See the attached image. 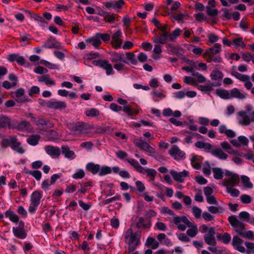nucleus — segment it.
Here are the masks:
<instances>
[{
    "instance_id": "1",
    "label": "nucleus",
    "mask_w": 254,
    "mask_h": 254,
    "mask_svg": "<svg viewBox=\"0 0 254 254\" xmlns=\"http://www.w3.org/2000/svg\"><path fill=\"white\" fill-rule=\"evenodd\" d=\"M85 169L92 175H98L100 177L112 173V169L110 167L106 165L101 166L92 162L87 163L85 166Z\"/></svg>"
},
{
    "instance_id": "2",
    "label": "nucleus",
    "mask_w": 254,
    "mask_h": 254,
    "mask_svg": "<svg viewBox=\"0 0 254 254\" xmlns=\"http://www.w3.org/2000/svg\"><path fill=\"white\" fill-rule=\"evenodd\" d=\"M221 51V45L220 44H215L213 47L208 48L203 54L204 58H207V62H213L216 63H220L222 62V58L216 56Z\"/></svg>"
},
{
    "instance_id": "3",
    "label": "nucleus",
    "mask_w": 254,
    "mask_h": 254,
    "mask_svg": "<svg viewBox=\"0 0 254 254\" xmlns=\"http://www.w3.org/2000/svg\"><path fill=\"white\" fill-rule=\"evenodd\" d=\"M168 25H165L161 26L158 28L160 30L158 33H156L153 31V33L154 34V37L152 38L153 42L155 44H165L167 43V39L168 38V34L169 32L167 31Z\"/></svg>"
},
{
    "instance_id": "4",
    "label": "nucleus",
    "mask_w": 254,
    "mask_h": 254,
    "mask_svg": "<svg viewBox=\"0 0 254 254\" xmlns=\"http://www.w3.org/2000/svg\"><path fill=\"white\" fill-rule=\"evenodd\" d=\"M173 222L179 230L184 231L186 226L192 227L193 225L186 216H176L173 217Z\"/></svg>"
},
{
    "instance_id": "5",
    "label": "nucleus",
    "mask_w": 254,
    "mask_h": 254,
    "mask_svg": "<svg viewBox=\"0 0 254 254\" xmlns=\"http://www.w3.org/2000/svg\"><path fill=\"white\" fill-rule=\"evenodd\" d=\"M225 175L226 176L230 177V178L229 179H225L222 183V186L226 187L228 186L235 187L239 183L240 179L238 174L225 170Z\"/></svg>"
},
{
    "instance_id": "6",
    "label": "nucleus",
    "mask_w": 254,
    "mask_h": 254,
    "mask_svg": "<svg viewBox=\"0 0 254 254\" xmlns=\"http://www.w3.org/2000/svg\"><path fill=\"white\" fill-rule=\"evenodd\" d=\"M92 64L105 69L107 75L114 74L115 73L112 64L106 60H95L92 62Z\"/></svg>"
},
{
    "instance_id": "7",
    "label": "nucleus",
    "mask_w": 254,
    "mask_h": 254,
    "mask_svg": "<svg viewBox=\"0 0 254 254\" xmlns=\"http://www.w3.org/2000/svg\"><path fill=\"white\" fill-rule=\"evenodd\" d=\"M215 233L214 227H210L208 233L204 235V240L206 244L214 247L216 246L217 242L215 237Z\"/></svg>"
},
{
    "instance_id": "8",
    "label": "nucleus",
    "mask_w": 254,
    "mask_h": 254,
    "mask_svg": "<svg viewBox=\"0 0 254 254\" xmlns=\"http://www.w3.org/2000/svg\"><path fill=\"white\" fill-rule=\"evenodd\" d=\"M228 220L231 225L235 229L236 232L238 234L239 230L244 231L245 229V224L239 221L235 215L229 216Z\"/></svg>"
},
{
    "instance_id": "9",
    "label": "nucleus",
    "mask_w": 254,
    "mask_h": 254,
    "mask_svg": "<svg viewBox=\"0 0 254 254\" xmlns=\"http://www.w3.org/2000/svg\"><path fill=\"white\" fill-rule=\"evenodd\" d=\"M169 154L175 160L184 159L186 158V153L180 149L177 145H173L169 151Z\"/></svg>"
},
{
    "instance_id": "10",
    "label": "nucleus",
    "mask_w": 254,
    "mask_h": 254,
    "mask_svg": "<svg viewBox=\"0 0 254 254\" xmlns=\"http://www.w3.org/2000/svg\"><path fill=\"white\" fill-rule=\"evenodd\" d=\"M87 125L84 122H77L73 124L70 128L72 131L75 132L78 134L86 133L88 130Z\"/></svg>"
},
{
    "instance_id": "11",
    "label": "nucleus",
    "mask_w": 254,
    "mask_h": 254,
    "mask_svg": "<svg viewBox=\"0 0 254 254\" xmlns=\"http://www.w3.org/2000/svg\"><path fill=\"white\" fill-rule=\"evenodd\" d=\"M138 236L137 232H133L131 229H128L126 232L125 239L128 241V244H138L139 245L140 241Z\"/></svg>"
},
{
    "instance_id": "12",
    "label": "nucleus",
    "mask_w": 254,
    "mask_h": 254,
    "mask_svg": "<svg viewBox=\"0 0 254 254\" xmlns=\"http://www.w3.org/2000/svg\"><path fill=\"white\" fill-rule=\"evenodd\" d=\"M122 36V32L121 29H119L111 37L113 46L116 49L120 48L122 46L123 43V40L121 39Z\"/></svg>"
},
{
    "instance_id": "13",
    "label": "nucleus",
    "mask_w": 254,
    "mask_h": 254,
    "mask_svg": "<svg viewBox=\"0 0 254 254\" xmlns=\"http://www.w3.org/2000/svg\"><path fill=\"white\" fill-rule=\"evenodd\" d=\"M238 115L239 116L243 118V120L239 121V124L243 126H248L251 122L254 123V111H253L251 115L253 117L250 119L247 115V112L245 111H241L238 112Z\"/></svg>"
},
{
    "instance_id": "14",
    "label": "nucleus",
    "mask_w": 254,
    "mask_h": 254,
    "mask_svg": "<svg viewBox=\"0 0 254 254\" xmlns=\"http://www.w3.org/2000/svg\"><path fill=\"white\" fill-rule=\"evenodd\" d=\"M135 169L137 172L143 174H146L147 176L150 177L151 181H154L157 175V172L155 169L150 168L145 169L140 164L135 168Z\"/></svg>"
},
{
    "instance_id": "15",
    "label": "nucleus",
    "mask_w": 254,
    "mask_h": 254,
    "mask_svg": "<svg viewBox=\"0 0 254 254\" xmlns=\"http://www.w3.org/2000/svg\"><path fill=\"white\" fill-rule=\"evenodd\" d=\"M170 174L175 181L183 183L184 181V178L189 175V171L184 170L182 172H178L175 170H171Z\"/></svg>"
},
{
    "instance_id": "16",
    "label": "nucleus",
    "mask_w": 254,
    "mask_h": 254,
    "mask_svg": "<svg viewBox=\"0 0 254 254\" xmlns=\"http://www.w3.org/2000/svg\"><path fill=\"white\" fill-rule=\"evenodd\" d=\"M45 150L52 158H58L61 154V149L58 146L47 145L45 147Z\"/></svg>"
},
{
    "instance_id": "17",
    "label": "nucleus",
    "mask_w": 254,
    "mask_h": 254,
    "mask_svg": "<svg viewBox=\"0 0 254 254\" xmlns=\"http://www.w3.org/2000/svg\"><path fill=\"white\" fill-rule=\"evenodd\" d=\"M43 47L47 49L56 48L57 49H62V46L60 42L58 41L53 37H50L46 41L44 45H43Z\"/></svg>"
},
{
    "instance_id": "18",
    "label": "nucleus",
    "mask_w": 254,
    "mask_h": 254,
    "mask_svg": "<svg viewBox=\"0 0 254 254\" xmlns=\"http://www.w3.org/2000/svg\"><path fill=\"white\" fill-rule=\"evenodd\" d=\"M166 51L169 55L179 54L183 51V48L179 46H175L174 44L167 42L165 43Z\"/></svg>"
},
{
    "instance_id": "19",
    "label": "nucleus",
    "mask_w": 254,
    "mask_h": 254,
    "mask_svg": "<svg viewBox=\"0 0 254 254\" xmlns=\"http://www.w3.org/2000/svg\"><path fill=\"white\" fill-rule=\"evenodd\" d=\"M47 107L50 109L62 110L65 109L67 107V105L64 101H55L50 100L48 101Z\"/></svg>"
},
{
    "instance_id": "20",
    "label": "nucleus",
    "mask_w": 254,
    "mask_h": 254,
    "mask_svg": "<svg viewBox=\"0 0 254 254\" xmlns=\"http://www.w3.org/2000/svg\"><path fill=\"white\" fill-rule=\"evenodd\" d=\"M16 137L14 135H9L7 138H3L0 143L1 149H5L8 147H11L14 143Z\"/></svg>"
},
{
    "instance_id": "21",
    "label": "nucleus",
    "mask_w": 254,
    "mask_h": 254,
    "mask_svg": "<svg viewBox=\"0 0 254 254\" xmlns=\"http://www.w3.org/2000/svg\"><path fill=\"white\" fill-rule=\"evenodd\" d=\"M61 153L64 156L65 158L69 160L73 159L75 157V153L73 151L70 150L68 145H62L61 147Z\"/></svg>"
},
{
    "instance_id": "22",
    "label": "nucleus",
    "mask_w": 254,
    "mask_h": 254,
    "mask_svg": "<svg viewBox=\"0 0 254 254\" xmlns=\"http://www.w3.org/2000/svg\"><path fill=\"white\" fill-rule=\"evenodd\" d=\"M210 153L220 160H226L228 157V155L219 147L213 149Z\"/></svg>"
},
{
    "instance_id": "23",
    "label": "nucleus",
    "mask_w": 254,
    "mask_h": 254,
    "mask_svg": "<svg viewBox=\"0 0 254 254\" xmlns=\"http://www.w3.org/2000/svg\"><path fill=\"white\" fill-rule=\"evenodd\" d=\"M221 85L220 82L214 83L212 82L210 84L207 85H200L197 86L198 90L205 92H209L213 90V87H219Z\"/></svg>"
},
{
    "instance_id": "24",
    "label": "nucleus",
    "mask_w": 254,
    "mask_h": 254,
    "mask_svg": "<svg viewBox=\"0 0 254 254\" xmlns=\"http://www.w3.org/2000/svg\"><path fill=\"white\" fill-rule=\"evenodd\" d=\"M42 196L43 193L42 191L39 190H35L33 191L30 197L31 203L39 205L40 203V200Z\"/></svg>"
},
{
    "instance_id": "25",
    "label": "nucleus",
    "mask_w": 254,
    "mask_h": 254,
    "mask_svg": "<svg viewBox=\"0 0 254 254\" xmlns=\"http://www.w3.org/2000/svg\"><path fill=\"white\" fill-rule=\"evenodd\" d=\"M4 216L8 218L11 222L15 224L18 223L20 219L19 217L10 209H8L5 212Z\"/></svg>"
},
{
    "instance_id": "26",
    "label": "nucleus",
    "mask_w": 254,
    "mask_h": 254,
    "mask_svg": "<svg viewBox=\"0 0 254 254\" xmlns=\"http://www.w3.org/2000/svg\"><path fill=\"white\" fill-rule=\"evenodd\" d=\"M17 128L20 131H31L33 127L31 124L26 121H22L19 122L17 126Z\"/></svg>"
},
{
    "instance_id": "27",
    "label": "nucleus",
    "mask_w": 254,
    "mask_h": 254,
    "mask_svg": "<svg viewBox=\"0 0 254 254\" xmlns=\"http://www.w3.org/2000/svg\"><path fill=\"white\" fill-rule=\"evenodd\" d=\"M145 246L153 250H156L159 247V243L154 238L148 237L146 241Z\"/></svg>"
},
{
    "instance_id": "28",
    "label": "nucleus",
    "mask_w": 254,
    "mask_h": 254,
    "mask_svg": "<svg viewBox=\"0 0 254 254\" xmlns=\"http://www.w3.org/2000/svg\"><path fill=\"white\" fill-rule=\"evenodd\" d=\"M215 93L217 96L225 100L231 99L230 90L218 88L216 90Z\"/></svg>"
},
{
    "instance_id": "29",
    "label": "nucleus",
    "mask_w": 254,
    "mask_h": 254,
    "mask_svg": "<svg viewBox=\"0 0 254 254\" xmlns=\"http://www.w3.org/2000/svg\"><path fill=\"white\" fill-rule=\"evenodd\" d=\"M231 99L235 98L238 99H243L246 97L247 95L244 92H241L237 88L230 90Z\"/></svg>"
},
{
    "instance_id": "30",
    "label": "nucleus",
    "mask_w": 254,
    "mask_h": 254,
    "mask_svg": "<svg viewBox=\"0 0 254 254\" xmlns=\"http://www.w3.org/2000/svg\"><path fill=\"white\" fill-rule=\"evenodd\" d=\"M12 232L15 237L20 239H24L27 236V233L24 229H19L14 227L12 228Z\"/></svg>"
},
{
    "instance_id": "31",
    "label": "nucleus",
    "mask_w": 254,
    "mask_h": 254,
    "mask_svg": "<svg viewBox=\"0 0 254 254\" xmlns=\"http://www.w3.org/2000/svg\"><path fill=\"white\" fill-rule=\"evenodd\" d=\"M202 159V157L196 155H193L190 159V163L191 166L196 170H199L201 168V165L199 163Z\"/></svg>"
},
{
    "instance_id": "32",
    "label": "nucleus",
    "mask_w": 254,
    "mask_h": 254,
    "mask_svg": "<svg viewBox=\"0 0 254 254\" xmlns=\"http://www.w3.org/2000/svg\"><path fill=\"white\" fill-rule=\"evenodd\" d=\"M8 127L11 128L10 126V119L3 115H0V128Z\"/></svg>"
},
{
    "instance_id": "33",
    "label": "nucleus",
    "mask_w": 254,
    "mask_h": 254,
    "mask_svg": "<svg viewBox=\"0 0 254 254\" xmlns=\"http://www.w3.org/2000/svg\"><path fill=\"white\" fill-rule=\"evenodd\" d=\"M210 76L212 80L217 81V82L221 83V81L223 77V74L221 71L213 70L211 72Z\"/></svg>"
},
{
    "instance_id": "34",
    "label": "nucleus",
    "mask_w": 254,
    "mask_h": 254,
    "mask_svg": "<svg viewBox=\"0 0 254 254\" xmlns=\"http://www.w3.org/2000/svg\"><path fill=\"white\" fill-rule=\"evenodd\" d=\"M21 142L18 141V138L16 137L14 141V143L13 144L12 146H11V148L13 151H15L19 154H22L25 153V150L21 146Z\"/></svg>"
},
{
    "instance_id": "35",
    "label": "nucleus",
    "mask_w": 254,
    "mask_h": 254,
    "mask_svg": "<svg viewBox=\"0 0 254 254\" xmlns=\"http://www.w3.org/2000/svg\"><path fill=\"white\" fill-rule=\"evenodd\" d=\"M181 30L177 28L175 29L172 33L169 32L168 34V38L167 39V42L174 41L180 35Z\"/></svg>"
},
{
    "instance_id": "36",
    "label": "nucleus",
    "mask_w": 254,
    "mask_h": 254,
    "mask_svg": "<svg viewBox=\"0 0 254 254\" xmlns=\"http://www.w3.org/2000/svg\"><path fill=\"white\" fill-rule=\"evenodd\" d=\"M41 138V136L39 134H32L29 136L27 139V142L30 145L36 146Z\"/></svg>"
},
{
    "instance_id": "37",
    "label": "nucleus",
    "mask_w": 254,
    "mask_h": 254,
    "mask_svg": "<svg viewBox=\"0 0 254 254\" xmlns=\"http://www.w3.org/2000/svg\"><path fill=\"white\" fill-rule=\"evenodd\" d=\"M133 142L136 146L144 151H146L150 145L148 143L142 139H135Z\"/></svg>"
},
{
    "instance_id": "38",
    "label": "nucleus",
    "mask_w": 254,
    "mask_h": 254,
    "mask_svg": "<svg viewBox=\"0 0 254 254\" xmlns=\"http://www.w3.org/2000/svg\"><path fill=\"white\" fill-rule=\"evenodd\" d=\"M221 147L227 153L230 154H237L235 150L232 148L231 145L227 141H223L220 143Z\"/></svg>"
},
{
    "instance_id": "39",
    "label": "nucleus",
    "mask_w": 254,
    "mask_h": 254,
    "mask_svg": "<svg viewBox=\"0 0 254 254\" xmlns=\"http://www.w3.org/2000/svg\"><path fill=\"white\" fill-rule=\"evenodd\" d=\"M213 177L216 180H221L224 177V172L221 168L215 167L212 168Z\"/></svg>"
},
{
    "instance_id": "40",
    "label": "nucleus",
    "mask_w": 254,
    "mask_h": 254,
    "mask_svg": "<svg viewBox=\"0 0 254 254\" xmlns=\"http://www.w3.org/2000/svg\"><path fill=\"white\" fill-rule=\"evenodd\" d=\"M85 42L87 43H92L93 46L95 48H98L101 44L100 38L97 37V33L94 37L87 39Z\"/></svg>"
},
{
    "instance_id": "41",
    "label": "nucleus",
    "mask_w": 254,
    "mask_h": 254,
    "mask_svg": "<svg viewBox=\"0 0 254 254\" xmlns=\"http://www.w3.org/2000/svg\"><path fill=\"white\" fill-rule=\"evenodd\" d=\"M145 219L142 217H140L138 218V221L136 223L135 226L138 229H140L141 228H143L145 229L149 228L150 227L151 224L150 222H149L147 224L144 223Z\"/></svg>"
},
{
    "instance_id": "42",
    "label": "nucleus",
    "mask_w": 254,
    "mask_h": 254,
    "mask_svg": "<svg viewBox=\"0 0 254 254\" xmlns=\"http://www.w3.org/2000/svg\"><path fill=\"white\" fill-rule=\"evenodd\" d=\"M112 62L116 63L118 62H122L125 64H127V61L124 59L123 54L114 53L112 55Z\"/></svg>"
},
{
    "instance_id": "43",
    "label": "nucleus",
    "mask_w": 254,
    "mask_h": 254,
    "mask_svg": "<svg viewBox=\"0 0 254 254\" xmlns=\"http://www.w3.org/2000/svg\"><path fill=\"white\" fill-rule=\"evenodd\" d=\"M243 186L248 189H252L253 185L251 182L249 177L245 175H242L241 177Z\"/></svg>"
},
{
    "instance_id": "44",
    "label": "nucleus",
    "mask_w": 254,
    "mask_h": 254,
    "mask_svg": "<svg viewBox=\"0 0 254 254\" xmlns=\"http://www.w3.org/2000/svg\"><path fill=\"white\" fill-rule=\"evenodd\" d=\"M26 174L32 175L37 181H40L42 177V173L40 171L36 170H29L25 172Z\"/></svg>"
},
{
    "instance_id": "45",
    "label": "nucleus",
    "mask_w": 254,
    "mask_h": 254,
    "mask_svg": "<svg viewBox=\"0 0 254 254\" xmlns=\"http://www.w3.org/2000/svg\"><path fill=\"white\" fill-rule=\"evenodd\" d=\"M238 234L243 237L246 238L250 240H253L254 239V232L251 230L247 231L239 230Z\"/></svg>"
},
{
    "instance_id": "46",
    "label": "nucleus",
    "mask_w": 254,
    "mask_h": 254,
    "mask_svg": "<svg viewBox=\"0 0 254 254\" xmlns=\"http://www.w3.org/2000/svg\"><path fill=\"white\" fill-rule=\"evenodd\" d=\"M86 116L88 117H96L100 115L99 111L96 108H91L87 110L85 112Z\"/></svg>"
},
{
    "instance_id": "47",
    "label": "nucleus",
    "mask_w": 254,
    "mask_h": 254,
    "mask_svg": "<svg viewBox=\"0 0 254 254\" xmlns=\"http://www.w3.org/2000/svg\"><path fill=\"white\" fill-rule=\"evenodd\" d=\"M208 211L212 214H217L218 213H223L224 209L223 207L219 206H210L207 207Z\"/></svg>"
},
{
    "instance_id": "48",
    "label": "nucleus",
    "mask_w": 254,
    "mask_h": 254,
    "mask_svg": "<svg viewBox=\"0 0 254 254\" xmlns=\"http://www.w3.org/2000/svg\"><path fill=\"white\" fill-rule=\"evenodd\" d=\"M97 37L105 43H108L111 40V36L108 33H97Z\"/></svg>"
},
{
    "instance_id": "49",
    "label": "nucleus",
    "mask_w": 254,
    "mask_h": 254,
    "mask_svg": "<svg viewBox=\"0 0 254 254\" xmlns=\"http://www.w3.org/2000/svg\"><path fill=\"white\" fill-rule=\"evenodd\" d=\"M233 43L236 47L245 48L246 46V44L244 42L242 37L234 38L233 40Z\"/></svg>"
},
{
    "instance_id": "50",
    "label": "nucleus",
    "mask_w": 254,
    "mask_h": 254,
    "mask_svg": "<svg viewBox=\"0 0 254 254\" xmlns=\"http://www.w3.org/2000/svg\"><path fill=\"white\" fill-rule=\"evenodd\" d=\"M85 175L84 170L82 169H79L76 170L75 173L73 174L72 177L74 179H80L83 178Z\"/></svg>"
},
{
    "instance_id": "51",
    "label": "nucleus",
    "mask_w": 254,
    "mask_h": 254,
    "mask_svg": "<svg viewBox=\"0 0 254 254\" xmlns=\"http://www.w3.org/2000/svg\"><path fill=\"white\" fill-rule=\"evenodd\" d=\"M198 232L197 227L196 225H193L191 228L187 231V234L190 237H194Z\"/></svg>"
},
{
    "instance_id": "52",
    "label": "nucleus",
    "mask_w": 254,
    "mask_h": 254,
    "mask_svg": "<svg viewBox=\"0 0 254 254\" xmlns=\"http://www.w3.org/2000/svg\"><path fill=\"white\" fill-rule=\"evenodd\" d=\"M126 57L127 60L133 65H137L138 62L135 58V55L133 53H127Z\"/></svg>"
},
{
    "instance_id": "53",
    "label": "nucleus",
    "mask_w": 254,
    "mask_h": 254,
    "mask_svg": "<svg viewBox=\"0 0 254 254\" xmlns=\"http://www.w3.org/2000/svg\"><path fill=\"white\" fill-rule=\"evenodd\" d=\"M238 140L239 143L240 144V146H248L249 144V140L247 137L244 135H240L238 137Z\"/></svg>"
},
{
    "instance_id": "54",
    "label": "nucleus",
    "mask_w": 254,
    "mask_h": 254,
    "mask_svg": "<svg viewBox=\"0 0 254 254\" xmlns=\"http://www.w3.org/2000/svg\"><path fill=\"white\" fill-rule=\"evenodd\" d=\"M227 192L233 197H237L240 194V191L238 189L229 188L228 187H227Z\"/></svg>"
},
{
    "instance_id": "55",
    "label": "nucleus",
    "mask_w": 254,
    "mask_h": 254,
    "mask_svg": "<svg viewBox=\"0 0 254 254\" xmlns=\"http://www.w3.org/2000/svg\"><path fill=\"white\" fill-rule=\"evenodd\" d=\"M243 242V240L242 239L240 238L237 236H235L233 238L232 244L234 248H235L239 245H241Z\"/></svg>"
},
{
    "instance_id": "56",
    "label": "nucleus",
    "mask_w": 254,
    "mask_h": 254,
    "mask_svg": "<svg viewBox=\"0 0 254 254\" xmlns=\"http://www.w3.org/2000/svg\"><path fill=\"white\" fill-rule=\"evenodd\" d=\"M221 11L223 12L222 19L223 20H229L232 18V14L229 12V10L226 8H223Z\"/></svg>"
},
{
    "instance_id": "57",
    "label": "nucleus",
    "mask_w": 254,
    "mask_h": 254,
    "mask_svg": "<svg viewBox=\"0 0 254 254\" xmlns=\"http://www.w3.org/2000/svg\"><path fill=\"white\" fill-rule=\"evenodd\" d=\"M17 212L23 218H26L27 217V212L26 209L22 206H18L17 209Z\"/></svg>"
},
{
    "instance_id": "58",
    "label": "nucleus",
    "mask_w": 254,
    "mask_h": 254,
    "mask_svg": "<svg viewBox=\"0 0 254 254\" xmlns=\"http://www.w3.org/2000/svg\"><path fill=\"white\" fill-rule=\"evenodd\" d=\"M239 217L241 219L245 220L246 222L250 223V214L247 211H242L239 213Z\"/></svg>"
},
{
    "instance_id": "59",
    "label": "nucleus",
    "mask_w": 254,
    "mask_h": 254,
    "mask_svg": "<svg viewBox=\"0 0 254 254\" xmlns=\"http://www.w3.org/2000/svg\"><path fill=\"white\" fill-rule=\"evenodd\" d=\"M121 199V196L120 195L117 194L115 196H114L112 198H108V199L103 200V203L104 205H107V204H108L109 203H110L113 201H114L115 200H120Z\"/></svg>"
},
{
    "instance_id": "60",
    "label": "nucleus",
    "mask_w": 254,
    "mask_h": 254,
    "mask_svg": "<svg viewBox=\"0 0 254 254\" xmlns=\"http://www.w3.org/2000/svg\"><path fill=\"white\" fill-rule=\"evenodd\" d=\"M241 201L244 204H249L252 202L251 197L248 194H242L240 196Z\"/></svg>"
},
{
    "instance_id": "61",
    "label": "nucleus",
    "mask_w": 254,
    "mask_h": 254,
    "mask_svg": "<svg viewBox=\"0 0 254 254\" xmlns=\"http://www.w3.org/2000/svg\"><path fill=\"white\" fill-rule=\"evenodd\" d=\"M15 99L17 103L21 104L29 102L31 101V99L28 98V97L25 95H23L22 96L16 97Z\"/></svg>"
},
{
    "instance_id": "62",
    "label": "nucleus",
    "mask_w": 254,
    "mask_h": 254,
    "mask_svg": "<svg viewBox=\"0 0 254 254\" xmlns=\"http://www.w3.org/2000/svg\"><path fill=\"white\" fill-rule=\"evenodd\" d=\"M160 211L164 214H169L171 216H175V213L168 207L163 206L161 208Z\"/></svg>"
},
{
    "instance_id": "63",
    "label": "nucleus",
    "mask_w": 254,
    "mask_h": 254,
    "mask_svg": "<svg viewBox=\"0 0 254 254\" xmlns=\"http://www.w3.org/2000/svg\"><path fill=\"white\" fill-rule=\"evenodd\" d=\"M206 12L209 16H216L218 13V10L216 9H212L210 6H206Z\"/></svg>"
},
{
    "instance_id": "64",
    "label": "nucleus",
    "mask_w": 254,
    "mask_h": 254,
    "mask_svg": "<svg viewBox=\"0 0 254 254\" xmlns=\"http://www.w3.org/2000/svg\"><path fill=\"white\" fill-rule=\"evenodd\" d=\"M192 213L196 218H199L201 216L202 210L199 207L193 206L192 209Z\"/></svg>"
}]
</instances>
